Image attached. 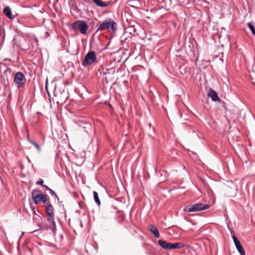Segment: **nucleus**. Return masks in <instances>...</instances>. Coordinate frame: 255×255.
<instances>
[{
  "label": "nucleus",
  "mask_w": 255,
  "mask_h": 255,
  "mask_svg": "<svg viewBox=\"0 0 255 255\" xmlns=\"http://www.w3.org/2000/svg\"><path fill=\"white\" fill-rule=\"evenodd\" d=\"M49 192H50V194H51V196H55L57 199H58V197L57 196V195L56 194V193L53 191L51 189H50L49 190Z\"/></svg>",
  "instance_id": "obj_18"
},
{
  "label": "nucleus",
  "mask_w": 255,
  "mask_h": 255,
  "mask_svg": "<svg viewBox=\"0 0 255 255\" xmlns=\"http://www.w3.org/2000/svg\"><path fill=\"white\" fill-rule=\"evenodd\" d=\"M93 196H94V200H95V202H96V203L98 205H100L101 204V202H100V200L99 196H98V194L95 191H93Z\"/></svg>",
  "instance_id": "obj_15"
},
{
  "label": "nucleus",
  "mask_w": 255,
  "mask_h": 255,
  "mask_svg": "<svg viewBox=\"0 0 255 255\" xmlns=\"http://www.w3.org/2000/svg\"><path fill=\"white\" fill-rule=\"evenodd\" d=\"M42 187L45 188L46 189V190L49 191L50 188H49L47 186L45 185H43Z\"/></svg>",
  "instance_id": "obj_21"
},
{
  "label": "nucleus",
  "mask_w": 255,
  "mask_h": 255,
  "mask_svg": "<svg viewBox=\"0 0 255 255\" xmlns=\"http://www.w3.org/2000/svg\"><path fill=\"white\" fill-rule=\"evenodd\" d=\"M14 83L17 87H19L24 84L26 79L24 74L20 72L16 73L14 77Z\"/></svg>",
  "instance_id": "obj_7"
},
{
  "label": "nucleus",
  "mask_w": 255,
  "mask_h": 255,
  "mask_svg": "<svg viewBox=\"0 0 255 255\" xmlns=\"http://www.w3.org/2000/svg\"><path fill=\"white\" fill-rule=\"evenodd\" d=\"M27 140H28V141L29 142V140H31V139L29 138V136H28V137H27Z\"/></svg>",
  "instance_id": "obj_24"
},
{
  "label": "nucleus",
  "mask_w": 255,
  "mask_h": 255,
  "mask_svg": "<svg viewBox=\"0 0 255 255\" xmlns=\"http://www.w3.org/2000/svg\"><path fill=\"white\" fill-rule=\"evenodd\" d=\"M43 180L42 179H39V180L36 182V185H39L42 186L43 184Z\"/></svg>",
  "instance_id": "obj_19"
},
{
  "label": "nucleus",
  "mask_w": 255,
  "mask_h": 255,
  "mask_svg": "<svg viewBox=\"0 0 255 255\" xmlns=\"http://www.w3.org/2000/svg\"><path fill=\"white\" fill-rule=\"evenodd\" d=\"M247 24H248V27L251 30L253 34L255 36V28L254 27V25L251 22L248 23Z\"/></svg>",
  "instance_id": "obj_16"
},
{
  "label": "nucleus",
  "mask_w": 255,
  "mask_h": 255,
  "mask_svg": "<svg viewBox=\"0 0 255 255\" xmlns=\"http://www.w3.org/2000/svg\"><path fill=\"white\" fill-rule=\"evenodd\" d=\"M233 240L236 248L241 255H246V253L244 249L241 245L240 241L238 240L235 235L233 236Z\"/></svg>",
  "instance_id": "obj_8"
},
{
  "label": "nucleus",
  "mask_w": 255,
  "mask_h": 255,
  "mask_svg": "<svg viewBox=\"0 0 255 255\" xmlns=\"http://www.w3.org/2000/svg\"><path fill=\"white\" fill-rule=\"evenodd\" d=\"M3 12L8 18L10 19H14V16L12 15L11 10L9 6H5L3 10Z\"/></svg>",
  "instance_id": "obj_11"
},
{
  "label": "nucleus",
  "mask_w": 255,
  "mask_h": 255,
  "mask_svg": "<svg viewBox=\"0 0 255 255\" xmlns=\"http://www.w3.org/2000/svg\"><path fill=\"white\" fill-rule=\"evenodd\" d=\"M46 211L47 215L54 214V208L50 203H47Z\"/></svg>",
  "instance_id": "obj_13"
},
{
  "label": "nucleus",
  "mask_w": 255,
  "mask_h": 255,
  "mask_svg": "<svg viewBox=\"0 0 255 255\" xmlns=\"http://www.w3.org/2000/svg\"><path fill=\"white\" fill-rule=\"evenodd\" d=\"M231 234H232V236L233 237V235H235V233L233 231L231 230Z\"/></svg>",
  "instance_id": "obj_23"
},
{
  "label": "nucleus",
  "mask_w": 255,
  "mask_h": 255,
  "mask_svg": "<svg viewBox=\"0 0 255 255\" xmlns=\"http://www.w3.org/2000/svg\"><path fill=\"white\" fill-rule=\"evenodd\" d=\"M32 198L36 204H39L40 203L42 202L43 203H46L47 199L46 196L41 191L38 190H34L32 192Z\"/></svg>",
  "instance_id": "obj_6"
},
{
  "label": "nucleus",
  "mask_w": 255,
  "mask_h": 255,
  "mask_svg": "<svg viewBox=\"0 0 255 255\" xmlns=\"http://www.w3.org/2000/svg\"><path fill=\"white\" fill-rule=\"evenodd\" d=\"M117 24L112 18L105 19L99 26L97 31L108 30L114 31L116 30Z\"/></svg>",
  "instance_id": "obj_1"
},
{
  "label": "nucleus",
  "mask_w": 255,
  "mask_h": 255,
  "mask_svg": "<svg viewBox=\"0 0 255 255\" xmlns=\"http://www.w3.org/2000/svg\"><path fill=\"white\" fill-rule=\"evenodd\" d=\"M33 209V210L34 213H35L34 208H33V209Z\"/></svg>",
  "instance_id": "obj_25"
},
{
  "label": "nucleus",
  "mask_w": 255,
  "mask_h": 255,
  "mask_svg": "<svg viewBox=\"0 0 255 255\" xmlns=\"http://www.w3.org/2000/svg\"><path fill=\"white\" fill-rule=\"evenodd\" d=\"M72 27L74 30H78L82 34H86L88 29L87 23L83 20H78L72 24Z\"/></svg>",
  "instance_id": "obj_5"
},
{
  "label": "nucleus",
  "mask_w": 255,
  "mask_h": 255,
  "mask_svg": "<svg viewBox=\"0 0 255 255\" xmlns=\"http://www.w3.org/2000/svg\"><path fill=\"white\" fill-rule=\"evenodd\" d=\"M148 229L154 235L156 238L158 239L160 237V234L158 229L154 225H148Z\"/></svg>",
  "instance_id": "obj_9"
},
{
  "label": "nucleus",
  "mask_w": 255,
  "mask_h": 255,
  "mask_svg": "<svg viewBox=\"0 0 255 255\" xmlns=\"http://www.w3.org/2000/svg\"><path fill=\"white\" fill-rule=\"evenodd\" d=\"M96 5L100 7H105L109 6L110 3L105 2L102 0H93Z\"/></svg>",
  "instance_id": "obj_12"
},
{
  "label": "nucleus",
  "mask_w": 255,
  "mask_h": 255,
  "mask_svg": "<svg viewBox=\"0 0 255 255\" xmlns=\"http://www.w3.org/2000/svg\"><path fill=\"white\" fill-rule=\"evenodd\" d=\"M97 62V56L94 51L89 52L85 56L82 61V65L83 67H87Z\"/></svg>",
  "instance_id": "obj_4"
},
{
  "label": "nucleus",
  "mask_w": 255,
  "mask_h": 255,
  "mask_svg": "<svg viewBox=\"0 0 255 255\" xmlns=\"http://www.w3.org/2000/svg\"><path fill=\"white\" fill-rule=\"evenodd\" d=\"M159 245L163 249L168 250H171L175 249H181L184 247V245L180 243H171L165 241L159 240L158 241Z\"/></svg>",
  "instance_id": "obj_3"
},
{
  "label": "nucleus",
  "mask_w": 255,
  "mask_h": 255,
  "mask_svg": "<svg viewBox=\"0 0 255 255\" xmlns=\"http://www.w3.org/2000/svg\"><path fill=\"white\" fill-rule=\"evenodd\" d=\"M102 72L105 74L110 73H114L115 72V69L113 68L106 69L105 70L103 69Z\"/></svg>",
  "instance_id": "obj_17"
},
{
  "label": "nucleus",
  "mask_w": 255,
  "mask_h": 255,
  "mask_svg": "<svg viewBox=\"0 0 255 255\" xmlns=\"http://www.w3.org/2000/svg\"><path fill=\"white\" fill-rule=\"evenodd\" d=\"M34 146L38 149V150L39 151L40 150V147L39 145L38 144H37L36 143L34 144Z\"/></svg>",
  "instance_id": "obj_20"
},
{
  "label": "nucleus",
  "mask_w": 255,
  "mask_h": 255,
  "mask_svg": "<svg viewBox=\"0 0 255 255\" xmlns=\"http://www.w3.org/2000/svg\"><path fill=\"white\" fill-rule=\"evenodd\" d=\"M208 96L211 98L212 101L216 102L220 101L217 93L213 90L210 89L208 93Z\"/></svg>",
  "instance_id": "obj_10"
},
{
  "label": "nucleus",
  "mask_w": 255,
  "mask_h": 255,
  "mask_svg": "<svg viewBox=\"0 0 255 255\" xmlns=\"http://www.w3.org/2000/svg\"><path fill=\"white\" fill-rule=\"evenodd\" d=\"M47 221L51 224L53 228L55 227L56 224L54 221V214L47 215Z\"/></svg>",
  "instance_id": "obj_14"
},
{
  "label": "nucleus",
  "mask_w": 255,
  "mask_h": 255,
  "mask_svg": "<svg viewBox=\"0 0 255 255\" xmlns=\"http://www.w3.org/2000/svg\"><path fill=\"white\" fill-rule=\"evenodd\" d=\"M210 206L208 204L202 203H196L192 205H189L184 208V211L186 212H198L208 209Z\"/></svg>",
  "instance_id": "obj_2"
},
{
  "label": "nucleus",
  "mask_w": 255,
  "mask_h": 255,
  "mask_svg": "<svg viewBox=\"0 0 255 255\" xmlns=\"http://www.w3.org/2000/svg\"><path fill=\"white\" fill-rule=\"evenodd\" d=\"M29 142L30 143H31L32 144H33V145H34V144L36 143V142L33 141L32 140H29Z\"/></svg>",
  "instance_id": "obj_22"
}]
</instances>
